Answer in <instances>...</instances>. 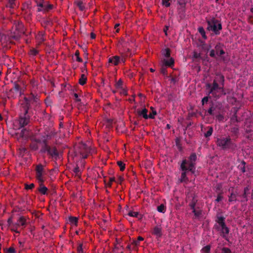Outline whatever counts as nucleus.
I'll use <instances>...</instances> for the list:
<instances>
[{"label": "nucleus", "instance_id": "c03bdc74", "mask_svg": "<svg viewBox=\"0 0 253 253\" xmlns=\"http://www.w3.org/2000/svg\"><path fill=\"white\" fill-rule=\"evenodd\" d=\"M193 58V60H195V59L202 58L201 53H198L197 52H194Z\"/></svg>", "mask_w": 253, "mask_h": 253}, {"label": "nucleus", "instance_id": "a211bd4d", "mask_svg": "<svg viewBox=\"0 0 253 253\" xmlns=\"http://www.w3.org/2000/svg\"><path fill=\"white\" fill-rule=\"evenodd\" d=\"M75 3L82 11H84V10H85V4L84 3L82 0H76Z\"/></svg>", "mask_w": 253, "mask_h": 253}, {"label": "nucleus", "instance_id": "a18cd8bd", "mask_svg": "<svg viewBox=\"0 0 253 253\" xmlns=\"http://www.w3.org/2000/svg\"><path fill=\"white\" fill-rule=\"evenodd\" d=\"M115 130L116 132H125L126 129V127H115Z\"/></svg>", "mask_w": 253, "mask_h": 253}, {"label": "nucleus", "instance_id": "0eeeda50", "mask_svg": "<svg viewBox=\"0 0 253 253\" xmlns=\"http://www.w3.org/2000/svg\"><path fill=\"white\" fill-rule=\"evenodd\" d=\"M224 107L221 102H220L211 103L210 108L208 110V113L214 117H216L219 113H224Z\"/></svg>", "mask_w": 253, "mask_h": 253}, {"label": "nucleus", "instance_id": "3c124183", "mask_svg": "<svg viewBox=\"0 0 253 253\" xmlns=\"http://www.w3.org/2000/svg\"><path fill=\"white\" fill-rule=\"evenodd\" d=\"M225 219V217L224 216H217V220H216V221L218 224H221L222 222L224 221Z\"/></svg>", "mask_w": 253, "mask_h": 253}, {"label": "nucleus", "instance_id": "72a5a7b5", "mask_svg": "<svg viewBox=\"0 0 253 253\" xmlns=\"http://www.w3.org/2000/svg\"><path fill=\"white\" fill-rule=\"evenodd\" d=\"M36 173H42L43 170V166L42 165H38L36 168Z\"/></svg>", "mask_w": 253, "mask_h": 253}, {"label": "nucleus", "instance_id": "f03ea898", "mask_svg": "<svg viewBox=\"0 0 253 253\" xmlns=\"http://www.w3.org/2000/svg\"><path fill=\"white\" fill-rule=\"evenodd\" d=\"M35 106H38L40 104V96L38 94H34L32 93L29 94L28 96L24 97V100L20 104V114L19 117V126L23 127L29 124L30 122V114L29 109L31 104Z\"/></svg>", "mask_w": 253, "mask_h": 253}, {"label": "nucleus", "instance_id": "2eb2a0df", "mask_svg": "<svg viewBox=\"0 0 253 253\" xmlns=\"http://www.w3.org/2000/svg\"><path fill=\"white\" fill-rule=\"evenodd\" d=\"M121 62V57L119 56L115 55L110 57L108 59V63H111L113 65H118Z\"/></svg>", "mask_w": 253, "mask_h": 253}, {"label": "nucleus", "instance_id": "f257e3e1", "mask_svg": "<svg viewBox=\"0 0 253 253\" xmlns=\"http://www.w3.org/2000/svg\"><path fill=\"white\" fill-rule=\"evenodd\" d=\"M9 132L12 133V135H16L17 137H22L27 139L31 138L34 142L42 144L41 152L42 153H46L47 155L57 159L59 156V152L55 147H50L47 145V140L52 137L53 134H47L42 135V137H37L38 132L40 130H32L30 129V127H18L15 129L14 127H9L7 130Z\"/></svg>", "mask_w": 253, "mask_h": 253}, {"label": "nucleus", "instance_id": "e2e57ef3", "mask_svg": "<svg viewBox=\"0 0 253 253\" xmlns=\"http://www.w3.org/2000/svg\"><path fill=\"white\" fill-rule=\"evenodd\" d=\"M243 198V200L241 201V202H247L248 200V199L247 198V196H246V194H245V193H244L242 196H241Z\"/></svg>", "mask_w": 253, "mask_h": 253}, {"label": "nucleus", "instance_id": "2f4dec72", "mask_svg": "<svg viewBox=\"0 0 253 253\" xmlns=\"http://www.w3.org/2000/svg\"><path fill=\"white\" fill-rule=\"evenodd\" d=\"M163 54L164 56L166 57V58H169L170 56V50L169 48H166L163 52Z\"/></svg>", "mask_w": 253, "mask_h": 253}, {"label": "nucleus", "instance_id": "58836bf2", "mask_svg": "<svg viewBox=\"0 0 253 253\" xmlns=\"http://www.w3.org/2000/svg\"><path fill=\"white\" fill-rule=\"evenodd\" d=\"M213 132V129L212 127H209V129L207 130L206 132H205V137H210L212 134V133Z\"/></svg>", "mask_w": 253, "mask_h": 253}, {"label": "nucleus", "instance_id": "b1692460", "mask_svg": "<svg viewBox=\"0 0 253 253\" xmlns=\"http://www.w3.org/2000/svg\"><path fill=\"white\" fill-rule=\"evenodd\" d=\"M26 224V219L24 216H21L19 217L18 220L17 221V225L25 226Z\"/></svg>", "mask_w": 253, "mask_h": 253}, {"label": "nucleus", "instance_id": "6ab92c4d", "mask_svg": "<svg viewBox=\"0 0 253 253\" xmlns=\"http://www.w3.org/2000/svg\"><path fill=\"white\" fill-rule=\"evenodd\" d=\"M192 212L194 214L195 218H199L202 214V211L199 207H196L193 210Z\"/></svg>", "mask_w": 253, "mask_h": 253}, {"label": "nucleus", "instance_id": "4be33fe9", "mask_svg": "<svg viewBox=\"0 0 253 253\" xmlns=\"http://www.w3.org/2000/svg\"><path fill=\"white\" fill-rule=\"evenodd\" d=\"M197 203V199H196L195 197H193L192 200L190 201V202L189 204V206L190 208L191 209L193 210L195 209L196 205Z\"/></svg>", "mask_w": 253, "mask_h": 253}, {"label": "nucleus", "instance_id": "c756f323", "mask_svg": "<svg viewBox=\"0 0 253 253\" xmlns=\"http://www.w3.org/2000/svg\"><path fill=\"white\" fill-rule=\"evenodd\" d=\"M216 120L218 122H224V112L223 113H219L216 116H215Z\"/></svg>", "mask_w": 253, "mask_h": 253}, {"label": "nucleus", "instance_id": "4c0bfd02", "mask_svg": "<svg viewBox=\"0 0 253 253\" xmlns=\"http://www.w3.org/2000/svg\"><path fill=\"white\" fill-rule=\"evenodd\" d=\"M36 177L41 183H42L44 181L43 179L42 178V173H36Z\"/></svg>", "mask_w": 253, "mask_h": 253}, {"label": "nucleus", "instance_id": "39448f33", "mask_svg": "<svg viewBox=\"0 0 253 253\" xmlns=\"http://www.w3.org/2000/svg\"><path fill=\"white\" fill-rule=\"evenodd\" d=\"M74 149L76 155H80L83 159L87 158L90 151L89 146L82 141L76 143Z\"/></svg>", "mask_w": 253, "mask_h": 253}, {"label": "nucleus", "instance_id": "603ef678", "mask_svg": "<svg viewBox=\"0 0 253 253\" xmlns=\"http://www.w3.org/2000/svg\"><path fill=\"white\" fill-rule=\"evenodd\" d=\"M222 253H231V251L228 248L223 247L221 248Z\"/></svg>", "mask_w": 253, "mask_h": 253}, {"label": "nucleus", "instance_id": "680f3d73", "mask_svg": "<svg viewBox=\"0 0 253 253\" xmlns=\"http://www.w3.org/2000/svg\"><path fill=\"white\" fill-rule=\"evenodd\" d=\"M74 96L75 97V101L80 102L81 101V99L79 98L78 94L77 93H74Z\"/></svg>", "mask_w": 253, "mask_h": 253}, {"label": "nucleus", "instance_id": "37998d69", "mask_svg": "<svg viewBox=\"0 0 253 253\" xmlns=\"http://www.w3.org/2000/svg\"><path fill=\"white\" fill-rule=\"evenodd\" d=\"M39 51L36 50V48H32L29 51V53L31 55L36 56L38 55Z\"/></svg>", "mask_w": 253, "mask_h": 253}, {"label": "nucleus", "instance_id": "c85d7f7f", "mask_svg": "<svg viewBox=\"0 0 253 253\" xmlns=\"http://www.w3.org/2000/svg\"><path fill=\"white\" fill-rule=\"evenodd\" d=\"M143 240H144L143 237H141V236H139L137 238V240H133L132 243V245L134 246H139V242H140V241H143Z\"/></svg>", "mask_w": 253, "mask_h": 253}, {"label": "nucleus", "instance_id": "ddd939ff", "mask_svg": "<svg viewBox=\"0 0 253 253\" xmlns=\"http://www.w3.org/2000/svg\"><path fill=\"white\" fill-rule=\"evenodd\" d=\"M214 80L216 81L220 86L224 87L225 79L223 74H221V73H216Z\"/></svg>", "mask_w": 253, "mask_h": 253}, {"label": "nucleus", "instance_id": "4d7b16f0", "mask_svg": "<svg viewBox=\"0 0 253 253\" xmlns=\"http://www.w3.org/2000/svg\"><path fill=\"white\" fill-rule=\"evenodd\" d=\"M216 191L219 192H222V185H220V184H218L215 186Z\"/></svg>", "mask_w": 253, "mask_h": 253}, {"label": "nucleus", "instance_id": "9d476101", "mask_svg": "<svg viewBox=\"0 0 253 253\" xmlns=\"http://www.w3.org/2000/svg\"><path fill=\"white\" fill-rule=\"evenodd\" d=\"M188 163L187 160L184 159L182 161L180 169L182 172L181 174L180 181L181 182H187L189 181L188 178L187 177V173L189 170V168L187 167V164Z\"/></svg>", "mask_w": 253, "mask_h": 253}, {"label": "nucleus", "instance_id": "13d9d810", "mask_svg": "<svg viewBox=\"0 0 253 253\" xmlns=\"http://www.w3.org/2000/svg\"><path fill=\"white\" fill-rule=\"evenodd\" d=\"M39 38L40 40V42H43V41L45 40L44 39V35L43 33H41V34L39 35Z\"/></svg>", "mask_w": 253, "mask_h": 253}, {"label": "nucleus", "instance_id": "dca6fc26", "mask_svg": "<svg viewBox=\"0 0 253 253\" xmlns=\"http://www.w3.org/2000/svg\"><path fill=\"white\" fill-rule=\"evenodd\" d=\"M152 234L155 235L157 238H160L162 237V228L160 225H156L154 227L152 230Z\"/></svg>", "mask_w": 253, "mask_h": 253}, {"label": "nucleus", "instance_id": "f8f14e48", "mask_svg": "<svg viewBox=\"0 0 253 253\" xmlns=\"http://www.w3.org/2000/svg\"><path fill=\"white\" fill-rule=\"evenodd\" d=\"M223 44L221 42H218L216 44L214 48L216 55L222 57V55L225 53L223 50Z\"/></svg>", "mask_w": 253, "mask_h": 253}, {"label": "nucleus", "instance_id": "bf43d9fd", "mask_svg": "<svg viewBox=\"0 0 253 253\" xmlns=\"http://www.w3.org/2000/svg\"><path fill=\"white\" fill-rule=\"evenodd\" d=\"M250 188L249 186H246L244 188V192L245 194H246L247 196L248 197V194H250Z\"/></svg>", "mask_w": 253, "mask_h": 253}, {"label": "nucleus", "instance_id": "8fccbe9b", "mask_svg": "<svg viewBox=\"0 0 253 253\" xmlns=\"http://www.w3.org/2000/svg\"><path fill=\"white\" fill-rule=\"evenodd\" d=\"M202 250L206 253H209L211 250V247L210 245H207L205 247L203 248Z\"/></svg>", "mask_w": 253, "mask_h": 253}, {"label": "nucleus", "instance_id": "a19ab883", "mask_svg": "<svg viewBox=\"0 0 253 253\" xmlns=\"http://www.w3.org/2000/svg\"><path fill=\"white\" fill-rule=\"evenodd\" d=\"M75 56H76V60L78 62H83L82 58L80 56V52L79 50H76L75 53Z\"/></svg>", "mask_w": 253, "mask_h": 253}, {"label": "nucleus", "instance_id": "1a4fd4ad", "mask_svg": "<svg viewBox=\"0 0 253 253\" xmlns=\"http://www.w3.org/2000/svg\"><path fill=\"white\" fill-rule=\"evenodd\" d=\"M36 2L38 7V11L39 12H47L54 7L53 4L49 3L48 1H44V0H36Z\"/></svg>", "mask_w": 253, "mask_h": 253}, {"label": "nucleus", "instance_id": "bb28decb", "mask_svg": "<svg viewBox=\"0 0 253 253\" xmlns=\"http://www.w3.org/2000/svg\"><path fill=\"white\" fill-rule=\"evenodd\" d=\"M198 31L199 33H200L202 38H204L205 40H206V39H207V37L206 36V32L204 28L202 27H199Z\"/></svg>", "mask_w": 253, "mask_h": 253}, {"label": "nucleus", "instance_id": "338daca9", "mask_svg": "<svg viewBox=\"0 0 253 253\" xmlns=\"http://www.w3.org/2000/svg\"><path fill=\"white\" fill-rule=\"evenodd\" d=\"M219 225H220V226L221 227V229H223L225 226H226V224H225V222H224V221H223L222 222H221V224H220Z\"/></svg>", "mask_w": 253, "mask_h": 253}, {"label": "nucleus", "instance_id": "774afa93", "mask_svg": "<svg viewBox=\"0 0 253 253\" xmlns=\"http://www.w3.org/2000/svg\"><path fill=\"white\" fill-rule=\"evenodd\" d=\"M237 119L236 116H234V117H232L231 121H232V123H234L235 122H237Z\"/></svg>", "mask_w": 253, "mask_h": 253}, {"label": "nucleus", "instance_id": "e433bc0d", "mask_svg": "<svg viewBox=\"0 0 253 253\" xmlns=\"http://www.w3.org/2000/svg\"><path fill=\"white\" fill-rule=\"evenodd\" d=\"M231 132L234 135H237L239 133V128L238 127H231V129L230 130Z\"/></svg>", "mask_w": 253, "mask_h": 253}, {"label": "nucleus", "instance_id": "f704fd0d", "mask_svg": "<svg viewBox=\"0 0 253 253\" xmlns=\"http://www.w3.org/2000/svg\"><path fill=\"white\" fill-rule=\"evenodd\" d=\"M117 165L120 168L121 171L124 170L125 169V164L123 162V161H118L117 162Z\"/></svg>", "mask_w": 253, "mask_h": 253}, {"label": "nucleus", "instance_id": "ea45409f", "mask_svg": "<svg viewBox=\"0 0 253 253\" xmlns=\"http://www.w3.org/2000/svg\"><path fill=\"white\" fill-rule=\"evenodd\" d=\"M15 0H9L8 3L6 4V7L13 8L14 6Z\"/></svg>", "mask_w": 253, "mask_h": 253}, {"label": "nucleus", "instance_id": "6e6552de", "mask_svg": "<svg viewBox=\"0 0 253 253\" xmlns=\"http://www.w3.org/2000/svg\"><path fill=\"white\" fill-rule=\"evenodd\" d=\"M151 111L148 114V110L146 108L142 109L136 110V114L139 117H143L145 119H148V118H154L157 114V112L154 107H151Z\"/></svg>", "mask_w": 253, "mask_h": 253}, {"label": "nucleus", "instance_id": "5fc2aeb1", "mask_svg": "<svg viewBox=\"0 0 253 253\" xmlns=\"http://www.w3.org/2000/svg\"><path fill=\"white\" fill-rule=\"evenodd\" d=\"M209 55L210 56L212 57V58H216V53H215V48L210 50Z\"/></svg>", "mask_w": 253, "mask_h": 253}, {"label": "nucleus", "instance_id": "c9c22d12", "mask_svg": "<svg viewBox=\"0 0 253 253\" xmlns=\"http://www.w3.org/2000/svg\"><path fill=\"white\" fill-rule=\"evenodd\" d=\"M116 87L117 88H123V81L122 79H119L116 83Z\"/></svg>", "mask_w": 253, "mask_h": 253}, {"label": "nucleus", "instance_id": "473e14b6", "mask_svg": "<svg viewBox=\"0 0 253 253\" xmlns=\"http://www.w3.org/2000/svg\"><path fill=\"white\" fill-rule=\"evenodd\" d=\"M157 211L161 212H165L166 211V207L164 204H161L157 207Z\"/></svg>", "mask_w": 253, "mask_h": 253}, {"label": "nucleus", "instance_id": "864d4df0", "mask_svg": "<svg viewBox=\"0 0 253 253\" xmlns=\"http://www.w3.org/2000/svg\"><path fill=\"white\" fill-rule=\"evenodd\" d=\"M35 186V185L34 183H31L29 185H28V184H25V188L26 189H32L34 188Z\"/></svg>", "mask_w": 253, "mask_h": 253}, {"label": "nucleus", "instance_id": "0e129e2a", "mask_svg": "<svg viewBox=\"0 0 253 253\" xmlns=\"http://www.w3.org/2000/svg\"><path fill=\"white\" fill-rule=\"evenodd\" d=\"M7 252L8 253H15V250L13 247H10L7 249Z\"/></svg>", "mask_w": 253, "mask_h": 253}, {"label": "nucleus", "instance_id": "412c9836", "mask_svg": "<svg viewBox=\"0 0 253 253\" xmlns=\"http://www.w3.org/2000/svg\"><path fill=\"white\" fill-rule=\"evenodd\" d=\"M128 215L129 216L138 217L139 219H141L142 218V215L137 211H128Z\"/></svg>", "mask_w": 253, "mask_h": 253}, {"label": "nucleus", "instance_id": "79ce46f5", "mask_svg": "<svg viewBox=\"0 0 253 253\" xmlns=\"http://www.w3.org/2000/svg\"><path fill=\"white\" fill-rule=\"evenodd\" d=\"M13 88L14 89V90L15 91H17V92L21 91V87L20 86L19 84H18L17 83H16V82H15L14 84V86H13Z\"/></svg>", "mask_w": 253, "mask_h": 253}, {"label": "nucleus", "instance_id": "49530a36", "mask_svg": "<svg viewBox=\"0 0 253 253\" xmlns=\"http://www.w3.org/2000/svg\"><path fill=\"white\" fill-rule=\"evenodd\" d=\"M167 73V71L166 69V65H165V64L164 63L163 65L161 68V73L164 75H166Z\"/></svg>", "mask_w": 253, "mask_h": 253}, {"label": "nucleus", "instance_id": "7c9ffc66", "mask_svg": "<svg viewBox=\"0 0 253 253\" xmlns=\"http://www.w3.org/2000/svg\"><path fill=\"white\" fill-rule=\"evenodd\" d=\"M70 222L72 224L77 225L78 218L77 217L70 216L69 218Z\"/></svg>", "mask_w": 253, "mask_h": 253}, {"label": "nucleus", "instance_id": "f3484780", "mask_svg": "<svg viewBox=\"0 0 253 253\" xmlns=\"http://www.w3.org/2000/svg\"><path fill=\"white\" fill-rule=\"evenodd\" d=\"M238 195H239L238 192L237 191H234L232 189L231 193L230 194V196H229L228 201L229 202H236Z\"/></svg>", "mask_w": 253, "mask_h": 253}, {"label": "nucleus", "instance_id": "393cba45", "mask_svg": "<svg viewBox=\"0 0 253 253\" xmlns=\"http://www.w3.org/2000/svg\"><path fill=\"white\" fill-rule=\"evenodd\" d=\"M87 81V78L85 74H82L81 78L79 79V83L81 85H84V84H86Z\"/></svg>", "mask_w": 253, "mask_h": 253}, {"label": "nucleus", "instance_id": "cd10ccee", "mask_svg": "<svg viewBox=\"0 0 253 253\" xmlns=\"http://www.w3.org/2000/svg\"><path fill=\"white\" fill-rule=\"evenodd\" d=\"M221 232L223 234V237L226 238V235H228L229 232V229L228 227L225 225L223 229H221Z\"/></svg>", "mask_w": 253, "mask_h": 253}, {"label": "nucleus", "instance_id": "6e6d98bb", "mask_svg": "<svg viewBox=\"0 0 253 253\" xmlns=\"http://www.w3.org/2000/svg\"><path fill=\"white\" fill-rule=\"evenodd\" d=\"M223 199V196H222V193H219L217 194V198L215 199V201L217 202H219L221 201Z\"/></svg>", "mask_w": 253, "mask_h": 253}, {"label": "nucleus", "instance_id": "09e8293b", "mask_svg": "<svg viewBox=\"0 0 253 253\" xmlns=\"http://www.w3.org/2000/svg\"><path fill=\"white\" fill-rule=\"evenodd\" d=\"M83 244H80L77 247V253H84Z\"/></svg>", "mask_w": 253, "mask_h": 253}, {"label": "nucleus", "instance_id": "20e7f679", "mask_svg": "<svg viewBox=\"0 0 253 253\" xmlns=\"http://www.w3.org/2000/svg\"><path fill=\"white\" fill-rule=\"evenodd\" d=\"M207 87L209 89V94H211L212 96L215 98H219L222 95L226 94L224 87L220 86L214 79L212 84H207Z\"/></svg>", "mask_w": 253, "mask_h": 253}, {"label": "nucleus", "instance_id": "7ed1b4c3", "mask_svg": "<svg viewBox=\"0 0 253 253\" xmlns=\"http://www.w3.org/2000/svg\"><path fill=\"white\" fill-rule=\"evenodd\" d=\"M216 143L223 150H234L237 146L229 135H221L217 138Z\"/></svg>", "mask_w": 253, "mask_h": 253}, {"label": "nucleus", "instance_id": "5701e85b", "mask_svg": "<svg viewBox=\"0 0 253 253\" xmlns=\"http://www.w3.org/2000/svg\"><path fill=\"white\" fill-rule=\"evenodd\" d=\"M164 64H165V65H166V66L171 67L172 65H174V60L172 58H170L169 60L164 59Z\"/></svg>", "mask_w": 253, "mask_h": 253}, {"label": "nucleus", "instance_id": "9b49d317", "mask_svg": "<svg viewBox=\"0 0 253 253\" xmlns=\"http://www.w3.org/2000/svg\"><path fill=\"white\" fill-rule=\"evenodd\" d=\"M197 156L195 153H192L188 158L187 166L188 167L189 170L192 173H195V162L197 160Z\"/></svg>", "mask_w": 253, "mask_h": 253}, {"label": "nucleus", "instance_id": "423d86ee", "mask_svg": "<svg viewBox=\"0 0 253 253\" xmlns=\"http://www.w3.org/2000/svg\"><path fill=\"white\" fill-rule=\"evenodd\" d=\"M206 22L208 30L212 31L216 35H219L220 31L222 29V24L219 20L214 17H211L207 19Z\"/></svg>", "mask_w": 253, "mask_h": 253}, {"label": "nucleus", "instance_id": "de8ad7c7", "mask_svg": "<svg viewBox=\"0 0 253 253\" xmlns=\"http://www.w3.org/2000/svg\"><path fill=\"white\" fill-rule=\"evenodd\" d=\"M170 0H163L162 4L166 7H169L170 5Z\"/></svg>", "mask_w": 253, "mask_h": 253}, {"label": "nucleus", "instance_id": "a878e982", "mask_svg": "<svg viewBox=\"0 0 253 253\" xmlns=\"http://www.w3.org/2000/svg\"><path fill=\"white\" fill-rule=\"evenodd\" d=\"M16 29L18 31L19 33H23V25L21 22H18L17 25H16Z\"/></svg>", "mask_w": 253, "mask_h": 253}, {"label": "nucleus", "instance_id": "aec40b11", "mask_svg": "<svg viewBox=\"0 0 253 253\" xmlns=\"http://www.w3.org/2000/svg\"><path fill=\"white\" fill-rule=\"evenodd\" d=\"M38 191L42 194H46L48 189L46 186L43 185L42 183H40Z\"/></svg>", "mask_w": 253, "mask_h": 253}, {"label": "nucleus", "instance_id": "052dcab7", "mask_svg": "<svg viewBox=\"0 0 253 253\" xmlns=\"http://www.w3.org/2000/svg\"><path fill=\"white\" fill-rule=\"evenodd\" d=\"M209 99V97L205 96L202 100V104L204 105L205 103H207Z\"/></svg>", "mask_w": 253, "mask_h": 253}, {"label": "nucleus", "instance_id": "4468645a", "mask_svg": "<svg viewBox=\"0 0 253 253\" xmlns=\"http://www.w3.org/2000/svg\"><path fill=\"white\" fill-rule=\"evenodd\" d=\"M177 3L181 6L179 9L180 17L182 18L184 17V6L186 3V0H176Z\"/></svg>", "mask_w": 253, "mask_h": 253}, {"label": "nucleus", "instance_id": "69168bd1", "mask_svg": "<svg viewBox=\"0 0 253 253\" xmlns=\"http://www.w3.org/2000/svg\"><path fill=\"white\" fill-rule=\"evenodd\" d=\"M74 171L76 174H78L80 171V168L78 167V166H77L76 168L74 169Z\"/></svg>", "mask_w": 253, "mask_h": 253}]
</instances>
